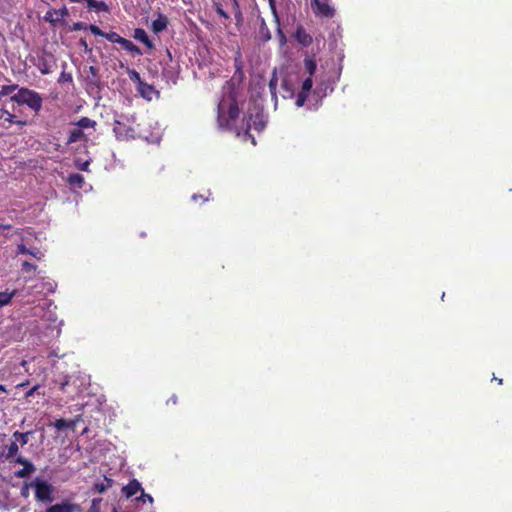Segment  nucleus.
Returning <instances> with one entry per match:
<instances>
[{
  "label": "nucleus",
  "instance_id": "nucleus-16",
  "mask_svg": "<svg viewBox=\"0 0 512 512\" xmlns=\"http://www.w3.org/2000/svg\"><path fill=\"white\" fill-rule=\"evenodd\" d=\"M68 184L75 189H81L84 185V177L79 173L70 174L67 178Z\"/></svg>",
  "mask_w": 512,
  "mask_h": 512
},
{
  "label": "nucleus",
  "instance_id": "nucleus-30",
  "mask_svg": "<svg viewBox=\"0 0 512 512\" xmlns=\"http://www.w3.org/2000/svg\"><path fill=\"white\" fill-rule=\"evenodd\" d=\"M268 2H269V7L271 9V13H272L273 18H274V22L276 24H279L280 17H279L278 12H277L276 1L275 0H268Z\"/></svg>",
  "mask_w": 512,
  "mask_h": 512
},
{
  "label": "nucleus",
  "instance_id": "nucleus-37",
  "mask_svg": "<svg viewBox=\"0 0 512 512\" xmlns=\"http://www.w3.org/2000/svg\"><path fill=\"white\" fill-rule=\"evenodd\" d=\"M88 29V26L83 22H75L72 26V30L79 31V30H86Z\"/></svg>",
  "mask_w": 512,
  "mask_h": 512
},
{
  "label": "nucleus",
  "instance_id": "nucleus-1",
  "mask_svg": "<svg viewBox=\"0 0 512 512\" xmlns=\"http://www.w3.org/2000/svg\"><path fill=\"white\" fill-rule=\"evenodd\" d=\"M265 127V121L263 120V114L257 111L255 114L247 113L244 115L242 125L240 128L235 129V133L238 137H242L243 141L250 140L253 145H256L255 137L250 133L253 128L260 132Z\"/></svg>",
  "mask_w": 512,
  "mask_h": 512
},
{
  "label": "nucleus",
  "instance_id": "nucleus-14",
  "mask_svg": "<svg viewBox=\"0 0 512 512\" xmlns=\"http://www.w3.org/2000/svg\"><path fill=\"white\" fill-rule=\"evenodd\" d=\"M134 38L137 41H140L141 43H143L148 49L154 48L152 41L149 39V37L144 29H142V28L135 29L134 30Z\"/></svg>",
  "mask_w": 512,
  "mask_h": 512
},
{
  "label": "nucleus",
  "instance_id": "nucleus-17",
  "mask_svg": "<svg viewBox=\"0 0 512 512\" xmlns=\"http://www.w3.org/2000/svg\"><path fill=\"white\" fill-rule=\"evenodd\" d=\"M82 140H86V136H85L83 130H81L80 128L77 127V128L72 129L69 132L67 143L71 144V143H75V142L82 141Z\"/></svg>",
  "mask_w": 512,
  "mask_h": 512
},
{
  "label": "nucleus",
  "instance_id": "nucleus-50",
  "mask_svg": "<svg viewBox=\"0 0 512 512\" xmlns=\"http://www.w3.org/2000/svg\"><path fill=\"white\" fill-rule=\"evenodd\" d=\"M0 391L1 392H7L6 387L2 384H0Z\"/></svg>",
  "mask_w": 512,
  "mask_h": 512
},
{
  "label": "nucleus",
  "instance_id": "nucleus-28",
  "mask_svg": "<svg viewBox=\"0 0 512 512\" xmlns=\"http://www.w3.org/2000/svg\"><path fill=\"white\" fill-rule=\"evenodd\" d=\"M103 37L106 38L108 41H110L112 43H117V44H120V45H122V43L125 40V38L121 37L116 32H109V33L105 32Z\"/></svg>",
  "mask_w": 512,
  "mask_h": 512
},
{
  "label": "nucleus",
  "instance_id": "nucleus-5",
  "mask_svg": "<svg viewBox=\"0 0 512 512\" xmlns=\"http://www.w3.org/2000/svg\"><path fill=\"white\" fill-rule=\"evenodd\" d=\"M35 487V498L40 502H52L54 488L51 484L41 479H35L32 483Z\"/></svg>",
  "mask_w": 512,
  "mask_h": 512
},
{
  "label": "nucleus",
  "instance_id": "nucleus-18",
  "mask_svg": "<svg viewBox=\"0 0 512 512\" xmlns=\"http://www.w3.org/2000/svg\"><path fill=\"white\" fill-rule=\"evenodd\" d=\"M0 112H1L0 116L3 117L5 115L6 117L4 118V120L10 124H17L19 126L27 125V121L17 119L14 114L10 113L9 111H7L5 109H1Z\"/></svg>",
  "mask_w": 512,
  "mask_h": 512
},
{
  "label": "nucleus",
  "instance_id": "nucleus-54",
  "mask_svg": "<svg viewBox=\"0 0 512 512\" xmlns=\"http://www.w3.org/2000/svg\"><path fill=\"white\" fill-rule=\"evenodd\" d=\"M193 200H196L197 199V195H193Z\"/></svg>",
  "mask_w": 512,
  "mask_h": 512
},
{
  "label": "nucleus",
  "instance_id": "nucleus-43",
  "mask_svg": "<svg viewBox=\"0 0 512 512\" xmlns=\"http://www.w3.org/2000/svg\"><path fill=\"white\" fill-rule=\"evenodd\" d=\"M39 389V385H34L31 389H29L25 393V398L28 399L30 396H32L37 390Z\"/></svg>",
  "mask_w": 512,
  "mask_h": 512
},
{
  "label": "nucleus",
  "instance_id": "nucleus-10",
  "mask_svg": "<svg viewBox=\"0 0 512 512\" xmlns=\"http://www.w3.org/2000/svg\"><path fill=\"white\" fill-rule=\"evenodd\" d=\"M271 37H272L271 32H270L264 18H260V25H259V29H258L255 39L260 44H265L269 40H271Z\"/></svg>",
  "mask_w": 512,
  "mask_h": 512
},
{
  "label": "nucleus",
  "instance_id": "nucleus-4",
  "mask_svg": "<svg viewBox=\"0 0 512 512\" xmlns=\"http://www.w3.org/2000/svg\"><path fill=\"white\" fill-rule=\"evenodd\" d=\"M78 377L75 375L70 376H60L53 380L55 386H58L59 390L69 395L70 397H74L80 393V389L77 386Z\"/></svg>",
  "mask_w": 512,
  "mask_h": 512
},
{
  "label": "nucleus",
  "instance_id": "nucleus-26",
  "mask_svg": "<svg viewBox=\"0 0 512 512\" xmlns=\"http://www.w3.org/2000/svg\"><path fill=\"white\" fill-rule=\"evenodd\" d=\"M76 125L78 128L83 130L84 128H95L96 121L88 118V117H82L77 122Z\"/></svg>",
  "mask_w": 512,
  "mask_h": 512
},
{
  "label": "nucleus",
  "instance_id": "nucleus-39",
  "mask_svg": "<svg viewBox=\"0 0 512 512\" xmlns=\"http://www.w3.org/2000/svg\"><path fill=\"white\" fill-rule=\"evenodd\" d=\"M100 502H101V498L93 499L92 505H91L90 509L88 510V512H98V505Z\"/></svg>",
  "mask_w": 512,
  "mask_h": 512
},
{
  "label": "nucleus",
  "instance_id": "nucleus-49",
  "mask_svg": "<svg viewBox=\"0 0 512 512\" xmlns=\"http://www.w3.org/2000/svg\"><path fill=\"white\" fill-rule=\"evenodd\" d=\"M494 380H495V381H497V383H498L499 385H501V384L503 383V380H502L501 378H496V377H494Z\"/></svg>",
  "mask_w": 512,
  "mask_h": 512
},
{
  "label": "nucleus",
  "instance_id": "nucleus-53",
  "mask_svg": "<svg viewBox=\"0 0 512 512\" xmlns=\"http://www.w3.org/2000/svg\"><path fill=\"white\" fill-rule=\"evenodd\" d=\"M23 386H25V383H21L18 385V387H23Z\"/></svg>",
  "mask_w": 512,
  "mask_h": 512
},
{
  "label": "nucleus",
  "instance_id": "nucleus-40",
  "mask_svg": "<svg viewBox=\"0 0 512 512\" xmlns=\"http://www.w3.org/2000/svg\"><path fill=\"white\" fill-rule=\"evenodd\" d=\"M17 253L18 254H29V253H31V250L28 249L24 244H19L17 246Z\"/></svg>",
  "mask_w": 512,
  "mask_h": 512
},
{
  "label": "nucleus",
  "instance_id": "nucleus-19",
  "mask_svg": "<svg viewBox=\"0 0 512 512\" xmlns=\"http://www.w3.org/2000/svg\"><path fill=\"white\" fill-rule=\"evenodd\" d=\"M75 505L69 503L55 504L46 509V512H73Z\"/></svg>",
  "mask_w": 512,
  "mask_h": 512
},
{
  "label": "nucleus",
  "instance_id": "nucleus-44",
  "mask_svg": "<svg viewBox=\"0 0 512 512\" xmlns=\"http://www.w3.org/2000/svg\"><path fill=\"white\" fill-rule=\"evenodd\" d=\"M167 405L172 404L176 405L178 403V397L176 395H172L170 398L167 399Z\"/></svg>",
  "mask_w": 512,
  "mask_h": 512
},
{
  "label": "nucleus",
  "instance_id": "nucleus-3",
  "mask_svg": "<svg viewBox=\"0 0 512 512\" xmlns=\"http://www.w3.org/2000/svg\"><path fill=\"white\" fill-rule=\"evenodd\" d=\"M239 113H240L239 107L235 101L230 103L227 116H225L222 113L221 105H218L217 122H218L219 127L224 130H234L235 131V129L237 127H234V123H235L236 119L238 118Z\"/></svg>",
  "mask_w": 512,
  "mask_h": 512
},
{
  "label": "nucleus",
  "instance_id": "nucleus-27",
  "mask_svg": "<svg viewBox=\"0 0 512 512\" xmlns=\"http://www.w3.org/2000/svg\"><path fill=\"white\" fill-rule=\"evenodd\" d=\"M111 486H112V479L105 477V482L96 483L93 486V489L98 493H103Z\"/></svg>",
  "mask_w": 512,
  "mask_h": 512
},
{
  "label": "nucleus",
  "instance_id": "nucleus-41",
  "mask_svg": "<svg viewBox=\"0 0 512 512\" xmlns=\"http://www.w3.org/2000/svg\"><path fill=\"white\" fill-rule=\"evenodd\" d=\"M216 12L219 16H221L224 19H229V15L223 10V8L220 5L216 6Z\"/></svg>",
  "mask_w": 512,
  "mask_h": 512
},
{
  "label": "nucleus",
  "instance_id": "nucleus-32",
  "mask_svg": "<svg viewBox=\"0 0 512 512\" xmlns=\"http://www.w3.org/2000/svg\"><path fill=\"white\" fill-rule=\"evenodd\" d=\"M312 86H313V81H312L311 76H309L308 78H306L303 81L301 91L305 92V93H309Z\"/></svg>",
  "mask_w": 512,
  "mask_h": 512
},
{
  "label": "nucleus",
  "instance_id": "nucleus-56",
  "mask_svg": "<svg viewBox=\"0 0 512 512\" xmlns=\"http://www.w3.org/2000/svg\"><path fill=\"white\" fill-rule=\"evenodd\" d=\"M2 118V116H0V119Z\"/></svg>",
  "mask_w": 512,
  "mask_h": 512
},
{
  "label": "nucleus",
  "instance_id": "nucleus-24",
  "mask_svg": "<svg viewBox=\"0 0 512 512\" xmlns=\"http://www.w3.org/2000/svg\"><path fill=\"white\" fill-rule=\"evenodd\" d=\"M87 7L89 10H96V11H107L108 6L103 1H96V0H86Z\"/></svg>",
  "mask_w": 512,
  "mask_h": 512
},
{
  "label": "nucleus",
  "instance_id": "nucleus-2",
  "mask_svg": "<svg viewBox=\"0 0 512 512\" xmlns=\"http://www.w3.org/2000/svg\"><path fill=\"white\" fill-rule=\"evenodd\" d=\"M11 101L18 105H27L35 113L42 109L43 104V99L38 92L24 87L18 89V92L11 96Z\"/></svg>",
  "mask_w": 512,
  "mask_h": 512
},
{
  "label": "nucleus",
  "instance_id": "nucleus-15",
  "mask_svg": "<svg viewBox=\"0 0 512 512\" xmlns=\"http://www.w3.org/2000/svg\"><path fill=\"white\" fill-rule=\"evenodd\" d=\"M137 90L139 94L147 100H151L152 95L155 93L154 87L144 81L137 86Z\"/></svg>",
  "mask_w": 512,
  "mask_h": 512
},
{
  "label": "nucleus",
  "instance_id": "nucleus-20",
  "mask_svg": "<svg viewBox=\"0 0 512 512\" xmlns=\"http://www.w3.org/2000/svg\"><path fill=\"white\" fill-rule=\"evenodd\" d=\"M18 451V442L12 438L10 444L6 447V452L4 453V456L6 459L14 458L17 456Z\"/></svg>",
  "mask_w": 512,
  "mask_h": 512
},
{
  "label": "nucleus",
  "instance_id": "nucleus-35",
  "mask_svg": "<svg viewBox=\"0 0 512 512\" xmlns=\"http://www.w3.org/2000/svg\"><path fill=\"white\" fill-rule=\"evenodd\" d=\"M307 97H308V93L300 91L297 96L296 104L298 106H302L304 104V102L306 101Z\"/></svg>",
  "mask_w": 512,
  "mask_h": 512
},
{
  "label": "nucleus",
  "instance_id": "nucleus-23",
  "mask_svg": "<svg viewBox=\"0 0 512 512\" xmlns=\"http://www.w3.org/2000/svg\"><path fill=\"white\" fill-rule=\"evenodd\" d=\"M31 434H32V431H27V432L15 431L12 434V438L15 439L18 442V444H20L21 446H24L28 443L29 436Z\"/></svg>",
  "mask_w": 512,
  "mask_h": 512
},
{
  "label": "nucleus",
  "instance_id": "nucleus-47",
  "mask_svg": "<svg viewBox=\"0 0 512 512\" xmlns=\"http://www.w3.org/2000/svg\"><path fill=\"white\" fill-rule=\"evenodd\" d=\"M40 72H41L43 75H46V74H49V73H50V69L48 68V66H47L46 64H44V66L40 68Z\"/></svg>",
  "mask_w": 512,
  "mask_h": 512
},
{
  "label": "nucleus",
  "instance_id": "nucleus-31",
  "mask_svg": "<svg viewBox=\"0 0 512 512\" xmlns=\"http://www.w3.org/2000/svg\"><path fill=\"white\" fill-rule=\"evenodd\" d=\"M277 28H276V34H277V37L279 39V43L281 46L285 45L286 42H287V38H286V35L284 34L282 28H281V24H276Z\"/></svg>",
  "mask_w": 512,
  "mask_h": 512
},
{
  "label": "nucleus",
  "instance_id": "nucleus-46",
  "mask_svg": "<svg viewBox=\"0 0 512 512\" xmlns=\"http://www.w3.org/2000/svg\"><path fill=\"white\" fill-rule=\"evenodd\" d=\"M0 229L10 230V229H12V225H11V224H5V223H3V222L0 220Z\"/></svg>",
  "mask_w": 512,
  "mask_h": 512
},
{
  "label": "nucleus",
  "instance_id": "nucleus-8",
  "mask_svg": "<svg viewBox=\"0 0 512 512\" xmlns=\"http://www.w3.org/2000/svg\"><path fill=\"white\" fill-rule=\"evenodd\" d=\"M15 462L23 466L22 469L18 470L15 473L16 477L18 478H26L35 471V466L29 460L22 456L16 457Z\"/></svg>",
  "mask_w": 512,
  "mask_h": 512
},
{
  "label": "nucleus",
  "instance_id": "nucleus-51",
  "mask_svg": "<svg viewBox=\"0 0 512 512\" xmlns=\"http://www.w3.org/2000/svg\"><path fill=\"white\" fill-rule=\"evenodd\" d=\"M81 45H83L85 48H87V43L84 39L80 40Z\"/></svg>",
  "mask_w": 512,
  "mask_h": 512
},
{
  "label": "nucleus",
  "instance_id": "nucleus-36",
  "mask_svg": "<svg viewBox=\"0 0 512 512\" xmlns=\"http://www.w3.org/2000/svg\"><path fill=\"white\" fill-rule=\"evenodd\" d=\"M55 428L62 430L68 427V422L65 419H57L54 423Z\"/></svg>",
  "mask_w": 512,
  "mask_h": 512
},
{
  "label": "nucleus",
  "instance_id": "nucleus-25",
  "mask_svg": "<svg viewBox=\"0 0 512 512\" xmlns=\"http://www.w3.org/2000/svg\"><path fill=\"white\" fill-rule=\"evenodd\" d=\"M304 67L309 76H312L317 69L316 60L312 57H306L304 59Z\"/></svg>",
  "mask_w": 512,
  "mask_h": 512
},
{
  "label": "nucleus",
  "instance_id": "nucleus-11",
  "mask_svg": "<svg viewBox=\"0 0 512 512\" xmlns=\"http://www.w3.org/2000/svg\"><path fill=\"white\" fill-rule=\"evenodd\" d=\"M295 40L304 47H308L313 43L312 36L306 32L303 26H298L294 33Z\"/></svg>",
  "mask_w": 512,
  "mask_h": 512
},
{
  "label": "nucleus",
  "instance_id": "nucleus-45",
  "mask_svg": "<svg viewBox=\"0 0 512 512\" xmlns=\"http://www.w3.org/2000/svg\"><path fill=\"white\" fill-rule=\"evenodd\" d=\"M90 163L88 161L78 165L79 169L83 170V171H88V167H89Z\"/></svg>",
  "mask_w": 512,
  "mask_h": 512
},
{
  "label": "nucleus",
  "instance_id": "nucleus-29",
  "mask_svg": "<svg viewBox=\"0 0 512 512\" xmlns=\"http://www.w3.org/2000/svg\"><path fill=\"white\" fill-rule=\"evenodd\" d=\"M128 75H129V78L132 82L136 83L137 86L143 82V80L141 79V76L140 74L135 70V69H129L128 70Z\"/></svg>",
  "mask_w": 512,
  "mask_h": 512
},
{
  "label": "nucleus",
  "instance_id": "nucleus-6",
  "mask_svg": "<svg viewBox=\"0 0 512 512\" xmlns=\"http://www.w3.org/2000/svg\"><path fill=\"white\" fill-rule=\"evenodd\" d=\"M311 8L317 17L332 18L335 9L329 4V0H311Z\"/></svg>",
  "mask_w": 512,
  "mask_h": 512
},
{
  "label": "nucleus",
  "instance_id": "nucleus-7",
  "mask_svg": "<svg viewBox=\"0 0 512 512\" xmlns=\"http://www.w3.org/2000/svg\"><path fill=\"white\" fill-rule=\"evenodd\" d=\"M113 132L116 138L121 141L132 139L135 135L134 128L121 120L114 121Z\"/></svg>",
  "mask_w": 512,
  "mask_h": 512
},
{
  "label": "nucleus",
  "instance_id": "nucleus-21",
  "mask_svg": "<svg viewBox=\"0 0 512 512\" xmlns=\"http://www.w3.org/2000/svg\"><path fill=\"white\" fill-rule=\"evenodd\" d=\"M17 295V290L9 291H2L0 292V308L3 306H7L11 303L14 296Z\"/></svg>",
  "mask_w": 512,
  "mask_h": 512
},
{
  "label": "nucleus",
  "instance_id": "nucleus-55",
  "mask_svg": "<svg viewBox=\"0 0 512 512\" xmlns=\"http://www.w3.org/2000/svg\"><path fill=\"white\" fill-rule=\"evenodd\" d=\"M112 512H118L116 508H113Z\"/></svg>",
  "mask_w": 512,
  "mask_h": 512
},
{
  "label": "nucleus",
  "instance_id": "nucleus-38",
  "mask_svg": "<svg viewBox=\"0 0 512 512\" xmlns=\"http://www.w3.org/2000/svg\"><path fill=\"white\" fill-rule=\"evenodd\" d=\"M137 500H142L143 502L148 501L149 503H153V497L150 494L144 493L142 490V494L140 497L136 498Z\"/></svg>",
  "mask_w": 512,
  "mask_h": 512
},
{
  "label": "nucleus",
  "instance_id": "nucleus-33",
  "mask_svg": "<svg viewBox=\"0 0 512 512\" xmlns=\"http://www.w3.org/2000/svg\"><path fill=\"white\" fill-rule=\"evenodd\" d=\"M36 269H37V266L28 261H24L22 263V271H24V272H35Z\"/></svg>",
  "mask_w": 512,
  "mask_h": 512
},
{
  "label": "nucleus",
  "instance_id": "nucleus-13",
  "mask_svg": "<svg viewBox=\"0 0 512 512\" xmlns=\"http://www.w3.org/2000/svg\"><path fill=\"white\" fill-rule=\"evenodd\" d=\"M142 490L143 489L141 487V484L136 479L130 480L129 483L126 486H124L122 489L123 494L127 498H130V497L136 495L139 491H142Z\"/></svg>",
  "mask_w": 512,
  "mask_h": 512
},
{
  "label": "nucleus",
  "instance_id": "nucleus-9",
  "mask_svg": "<svg viewBox=\"0 0 512 512\" xmlns=\"http://www.w3.org/2000/svg\"><path fill=\"white\" fill-rule=\"evenodd\" d=\"M69 12L66 6H63L61 9H49L43 19L46 22H49L51 24L56 23L60 18H64L68 16Z\"/></svg>",
  "mask_w": 512,
  "mask_h": 512
},
{
  "label": "nucleus",
  "instance_id": "nucleus-52",
  "mask_svg": "<svg viewBox=\"0 0 512 512\" xmlns=\"http://www.w3.org/2000/svg\"><path fill=\"white\" fill-rule=\"evenodd\" d=\"M235 62L237 63V68L240 70L241 62L238 59H235Z\"/></svg>",
  "mask_w": 512,
  "mask_h": 512
},
{
  "label": "nucleus",
  "instance_id": "nucleus-22",
  "mask_svg": "<svg viewBox=\"0 0 512 512\" xmlns=\"http://www.w3.org/2000/svg\"><path fill=\"white\" fill-rule=\"evenodd\" d=\"M121 46L123 49L130 52L134 56L142 55V51L140 50V48L138 46H136L132 41H130L126 38Z\"/></svg>",
  "mask_w": 512,
  "mask_h": 512
},
{
  "label": "nucleus",
  "instance_id": "nucleus-12",
  "mask_svg": "<svg viewBox=\"0 0 512 512\" xmlns=\"http://www.w3.org/2000/svg\"><path fill=\"white\" fill-rule=\"evenodd\" d=\"M169 24V20L166 15L159 13L158 17L152 21L151 29L155 34L164 31Z\"/></svg>",
  "mask_w": 512,
  "mask_h": 512
},
{
  "label": "nucleus",
  "instance_id": "nucleus-42",
  "mask_svg": "<svg viewBox=\"0 0 512 512\" xmlns=\"http://www.w3.org/2000/svg\"><path fill=\"white\" fill-rule=\"evenodd\" d=\"M29 255L33 256L38 261H41L44 258V253L39 250L31 251V253H29Z\"/></svg>",
  "mask_w": 512,
  "mask_h": 512
},
{
  "label": "nucleus",
  "instance_id": "nucleus-48",
  "mask_svg": "<svg viewBox=\"0 0 512 512\" xmlns=\"http://www.w3.org/2000/svg\"><path fill=\"white\" fill-rule=\"evenodd\" d=\"M269 86H270V89L273 90L276 88V81L275 80H271L270 83H269Z\"/></svg>",
  "mask_w": 512,
  "mask_h": 512
},
{
  "label": "nucleus",
  "instance_id": "nucleus-34",
  "mask_svg": "<svg viewBox=\"0 0 512 512\" xmlns=\"http://www.w3.org/2000/svg\"><path fill=\"white\" fill-rule=\"evenodd\" d=\"M88 29L91 31L92 34L96 35V36H101L103 37L104 36V31H102L98 26L96 25H89L88 26Z\"/></svg>",
  "mask_w": 512,
  "mask_h": 512
}]
</instances>
